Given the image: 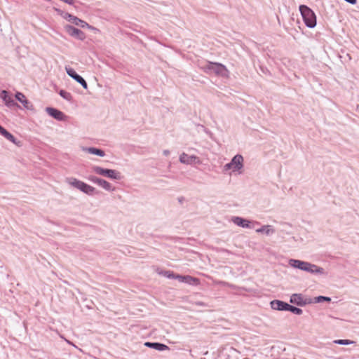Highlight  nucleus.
Instances as JSON below:
<instances>
[{"instance_id":"1","label":"nucleus","mask_w":359,"mask_h":359,"mask_svg":"<svg viewBox=\"0 0 359 359\" xmlns=\"http://www.w3.org/2000/svg\"><path fill=\"white\" fill-rule=\"evenodd\" d=\"M299 10L305 25L309 28H314L316 26L317 20L313 10L306 5H300Z\"/></svg>"},{"instance_id":"2","label":"nucleus","mask_w":359,"mask_h":359,"mask_svg":"<svg viewBox=\"0 0 359 359\" xmlns=\"http://www.w3.org/2000/svg\"><path fill=\"white\" fill-rule=\"evenodd\" d=\"M67 182L73 187L80 190L81 191L89 196H93L94 194H97L99 193V191H96V189L93 187L76 178H68Z\"/></svg>"},{"instance_id":"3","label":"nucleus","mask_w":359,"mask_h":359,"mask_svg":"<svg viewBox=\"0 0 359 359\" xmlns=\"http://www.w3.org/2000/svg\"><path fill=\"white\" fill-rule=\"evenodd\" d=\"M92 170L95 174L108 177L111 180H120L121 179V173L116 170L103 168L97 165L93 166Z\"/></svg>"},{"instance_id":"4","label":"nucleus","mask_w":359,"mask_h":359,"mask_svg":"<svg viewBox=\"0 0 359 359\" xmlns=\"http://www.w3.org/2000/svg\"><path fill=\"white\" fill-rule=\"evenodd\" d=\"M243 168V157L241 154L234 156L231 161L224 166V170L239 171Z\"/></svg>"},{"instance_id":"5","label":"nucleus","mask_w":359,"mask_h":359,"mask_svg":"<svg viewBox=\"0 0 359 359\" xmlns=\"http://www.w3.org/2000/svg\"><path fill=\"white\" fill-rule=\"evenodd\" d=\"M290 302L299 306H304L313 303L312 298H306L302 294L294 293L290 296Z\"/></svg>"},{"instance_id":"6","label":"nucleus","mask_w":359,"mask_h":359,"mask_svg":"<svg viewBox=\"0 0 359 359\" xmlns=\"http://www.w3.org/2000/svg\"><path fill=\"white\" fill-rule=\"evenodd\" d=\"M211 66L212 67V74H214L216 76L223 78H229V71L224 65L213 62V64L211 65Z\"/></svg>"},{"instance_id":"7","label":"nucleus","mask_w":359,"mask_h":359,"mask_svg":"<svg viewBox=\"0 0 359 359\" xmlns=\"http://www.w3.org/2000/svg\"><path fill=\"white\" fill-rule=\"evenodd\" d=\"M65 32L72 37H74L76 39L83 41L86 39V34L81 29L76 28L75 27L66 25L64 27Z\"/></svg>"},{"instance_id":"8","label":"nucleus","mask_w":359,"mask_h":359,"mask_svg":"<svg viewBox=\"0 0 359 359\" xmlns=\"http://www.w3.org/2000/svg\"><path fill=\"white\" fill-rule=\"evenodd\" d=\"M88 180L91 182L96 184L98 186L102 187L106 191H111L114 190V187H113V186L109 182L106 181L105 180L99 178L94 175H90L88 177Z\"/></svg>"},{"instance_id":"9","label":"nucleus","mask_w":359,"mask_h":359,"mask_svg":"<svg viewBox=\"0 0 359 359\" xmlns=\"http://www.w3.org/2000/svg\"><path fill=\"white\" fill-rule=\"evenodd\" d=\"M65 70L67 75L80 83L84 89L88 88V83L86 80L81 75L77 74L74 69L66 67Z\"/></svg>"},{"instance_id":"10","label":"nucleus","mask_w":359,"mask_h":359,"mask_svg":"<svg viewBox=\"0 0 359 359\" xmlns=\"http://www.w3.org/2000/svg\"><path fill=\"white\" fill-rule=\"evenodd\" d=\"M172 279L178 280L181 283H184L190 285H196L199 283V280L191 276L172 275Z\"/></svg>"},{"instance_id":"11","label":"nucleus","mask_w":359,"mask_h":359,"mask_svg":"<svg viewBox=\"0 0 359 359\" xmlns=\"http://www.w3.org/2000/svg\"><path fill=\"white\" fill-rule=\"evenodd\" d=\"M46 111L50 116L54 118L57 121H64L65 118V114L56 108L48 107L46 108Z\"/></svg>"},{"instance_id":"12","label":"nucleus","mask_w":359,"mask_h":359,"mask_svg":"<svg viewBox=\"0 0 359 359\" xmlns=\"http://www.w3.org/2000/svg\"><path fill=\"white\" fill-rule=\"evenodd\" d=\"M0 135L4 136L6 140L11 142L14 144L18 147L22 146V142L20 140H18L14 135H13L10 132H8L6 129H5L3 126L0 125Z\"/></svg>"},{"instance_id":"13","label":"nucleus","mask_w":359,"mask_h":359,"mask_svg":"<svg viewBox=\"0 0 359 359\" xmlns=\"http://www.w3.org/2000/svg\"><path fill=\"white\" fill-rule=\"evenodd\" d=\"M231 221L236 225L243 227V228H246V229H252L253 228V226L252 225V222L250 220L243 218V217H238V216L233 217L231 218Z\"/></svg>"},{"instance_id":"14","label":"nucleus","mask_w":359,"mask_h":359,"mask_svg":"<svg viewBox=\"0 0 359 359\" xmlns=\"http://www.w3.org/2000/svg\"><path fill=\"white\" fill-rule=\"evenodd\" d=\"M270 306L271 308L273 310L287 311L289 304L279 299H274L270 302Z\"/></svg>"},{"instance_id":"15","label":"nucleus","mask_w":359,"mask_h":359,"mask_svg":"<svg viewBox=\"0 0 359 359\" xmlns=\"http://www.w3.org/2000/svg\"><path fill=\"white\" fill-rule=\"evenodd\" d=\"M0 97L3 100L5 104L8 107L18 106L17 102L9 95V93L6 90H2L0 93Z\"/></svg>"},{"instance_id":"16","label":"nucleus","mask_w":359,"mask_h":359,"mask_svg":"<svg viewBox=\"0 0 359 359\" xmlns=\"http://www.w3.org/2000/svg\"><path fill=\"white\" fill-rule=\"evenodd\" d=\"M15 97L16 100L19 101L25 109L28 110H34L33 104L26 98L23 93L17 92Z\"/></svg>"},{"instance_id":"17","label":"nucleus","mask_w":359,"mask_h":359,"mask_svg":"<svg viewBox=\"0 0 359 359\" xmlns=\"http://www.w3.org/2000/svg\"><path fill=\"white\" fill-rule=\"evenodd\" d=\"M180 161L184 164L191 165L192 163L198 162L199 160L198 158L194 155L189 156L185 153H182L180 156Z\"/></svg>"},{"instance_id":"18","label":"nucleus","mask_w":359,"mask_h":359,"mask_svg":"<svg viewBox=\"0 0 359 359\" xmlns=\"http://www.w3.org/2000/svg\"><path fill=\"white\" fill-rule=\"evenodd\" d=\"M304 271L310 273L311 274H323L324 269L314 264L307 262V265L305 266Z\"/></svg>"},{"instance_id":"19","label":"nucleus","mask_w":359,"mask_h":359,"mask_svg":"<svg viewBox=\"0 0 359 359\" xmlns=\"http://www.w3.org/2000/svg\"><path fill=\"white\" fill-rule=\"evenodd\" d=\"M144 346L148 348H151L159 351H163L170 349V348L167 345L160 343V342L147 341V342L144 343Z\"/></svg>"},{"instance_id":"20","label":"nucleus","mask_w":359,"mask_h":359,"mask_svg":"<svg viewBox=\"0 0 359 359\" xmlns=\"http://www.w3.org/2000/svg\"><path fill=\"white\" fill-rule=\"evenodd\" d=\"M289 264L290 266L294 269H298L304 271V269H306L305 266L307 265V262L299 259H290L289 260Z\"/></svg>"},{"instance_id":"21","label":"nucleus","mask_w":359,"mask_h":359,"mask_svg":"<svg viewBox=\"0 0 359 359\" xmlns=\"http://www.w3.org/2000/svg\"><path fill=\"white\" fill-rule=\"evenodd\" d=\"M72 24H74L76 26H79L81 28H88V29H92V30H97L96 28L90 25L88 23L82 20L81 19L77 18L76 16H75L74 18L73 19Z\"/></svg>"},{"instance_id":"22","label":"nucleus","mask_w":359,"mask_h":359,"mask_svg":"<svg viewBox=\"0 0 359 359\" xmlns=\"http://www.w3.org/2000/svg\"><path fill=\"white\" fill-rule=\"evenodd\" d=\"M275 229L271 225H263L260 228L256 229L257 233H264L266 236H271L275 233Z\"/></svg>"},{"instance_id":"23","label":"nucleus","mask_w":359,"mask_h":359,"mask_svg":"<svg viewBox=\"0 0 359 359\" xmlns=\"http://www.w3.org/2000/svg\"><path fill=\"white\" fill-rule=\"evenodd\" d=\"M83 151H87L88 153L93 155H96L100 157H103L105 156L104 151L97 147H83Z\"/></svg>"},{"instance_id":"24","label":"nucleus","mask_w":359,"mask_h":359,"mask_svg":"<svg viewBox=\"0 0 359 359\" xmlns=\"http://www.w3.org/2000/svg\"><path fill=\"white\" fill-rule=\"evenodd\" d=\"M53 9L62 18H64V19L67 20V21L70 22L71 23H72L73 19L75 17L74 15H73L69 13L65 12L62 10L55 8V7H54Z\"/></svg>"},{"instance_id":"25","label":"nucleus","mask_w":359,"mask_h":359,"mask_svg":"<svg viewBox=\"0 0 359 359\" xmlns=\"http://www.w3.org/2000/svg\"><path fill=\"white\" fill-rule=\"evenodd\" d=\"M213 64V62H207L203 66H201V69L203 72L208 74H212V67L211 65Z\"/></svg>"},{"instance_id":"26","label":"nucleus","mask_w":359,"mask_h":359,"mask_svg":"<svg viewBox=\"0 0 359 359\" xmlns=\"http://www.w3.org/2000/svg\"><path fill=\"white\" fill-rule=\"evenodd\" d=\"M59 95L65 100L71 102L72 100V95L70 93L65 90H60L59 91Z\"/></svg>"},{"instance_id":"27","label":"nucleus","mask_w":359,"mask_h":359,"mask_svg":"<svg viewBox=\"0 0 359 359\" xmlns=\"http://www.w3.org/2000/svg\"><path fill=\"white\" fill-rule=\"evenodd\" d=\"M287 311H290L291 313L296 315H302L303 313L302 309L290 304H289V306H287Z\"/></svg>"},{"instance_id":"28","label":"nucleus","mask_w":359,"mask_h":359,"mask_svg":"<svg viewBox=\"0 0 359 359\" xmlns=\"http://www.w3.org/2000/svg\"><path fill=\"white\" fill-rule=\"evenodd\" d=\"M331 301V298L325 296H318L313 299V303H321L323 302H330Z\"/></svg>"},{"instance_id":"29","label":"nucleus","mask_w":359,"mask_h":359,"mask_svg":"<svg viewBox=\"0 0 359 359\" xmlns=\"http://www.w3.org/2000/svg\"><path fill=\"white\" fill-rule=\"evenodd\" d=\"M334 343L339 345H350L355 343V341L349 339H337L334 341Z\"/></svg>"},{"instance_id":"30","label":"nucleus","mask_w":359,"mask_h":359,"mask_svg":"<svg viewBox=\"0 0 359 359\" xmlns=\"http://www.w3.org/2000/svg\"><path fill=\"white\" fill-rule=\"evenodd\" d=\"M165 275L168 278H172V275H175L173 272L171 271H166Z\"/></svg>"},{"instance_id":"31","label":"nucleus","mask_w":359,"mask_h":359,"mask_svg":"<svg viewBox=\"0 0 359 359\" xmlns=\"http://www.w3.org/2000/svg\"><path fill=\"white\" fill-rule=\"evenodd\" d=\"M344 1L352 4V5L355 4L357 2V0H344Z\"/></svg>"},{"instance_id":"32","label":"nucleus","mask_w":359,"mask_h":359,"mask_svg":"<svg viewBox=\"0 0 359 359\" xmlns=\"http://www.w3.org/2000/svg\"><path fill=\"white\" fill-rule=\"evenodd\" d=\"M163 154H164L165 156H168V155H169V154H170V151H169V150H164V151H163Z\"/></svg>"},{"instance_id":"33","label":"nucleus","mask_w":359,"mask_h":359,"mask_svg":"<svg viewBox=\"0 0 359 359\" xmlns=\"http://www.w3.org/2000/svg\"><path fill=\"white\" fill-rule=\"evenodd\" d=\"M282 224L283 226H291V224L290 223H287V222H283Z\"/></svg>"}]
</instances>
